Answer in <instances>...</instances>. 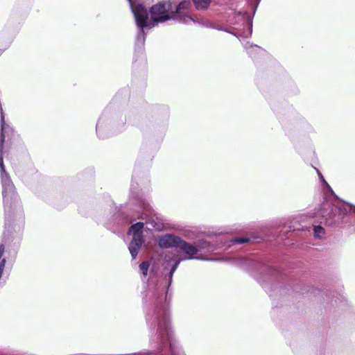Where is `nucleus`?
Wrapping results in <instances>:
<instances>
[{
	"label": "nucleus",
	"instance_id": "obj_4",
	"mask_svg": "<svg viewBox=\"0 0 355 355\" xmlns=\"http://www.w3.org/2000/svg\"><path fill=\"white\" fill-rule=\"evenodd\" d=\"M150 13L151 19L156 23L165 22L175 17L170 1H161L153 5L150 9Z\"/></svg>",
	"mask_w": 355,
	"mask_h": 355
},
{
	"label": "nucleus",
	"instance_id": "obj_10",
	"mask_svg": "<svg viewBox=\"0 0 355 355\" xmlns=\"http://www.w3.org/2000/svg\"><path fill=\"white\" fill-rule=\"evenodd\" d=\"M314 230V236L318 239H322L324 236L325 232L322 227L320 225H316L313 228Z\"/></svg>",
	"mask_w": 355,
	"mask_h": 355
},
{
	"label": "nucleus",
	"instance_id": "obj_7",
	"mask_svg": "<svg viewBox=\"0 0 355 355\" xmlns=\"http://www.w3.org/2000/svg\"><path fill=\"white\" fill-rule=\"evenodd\" d=\"M190 7V2L189 1H182L176 8L175 19L179 20L180 22L184 24H189L193 21V19L189 16L187 15Z\"/></svg>",
	"mask_w": 355,
	"mask_h": 355
},
{
	"label": "nucleus",
	"instance_id": "obj_6",
	"mask_svg": "<svg viewBox=\"0 0 355 355\" xmlns=\"http://www.w3.org/2000/svg\"><path fill=\"white\" fill-rule=\"evenodd\" d=\"M132 13L134 14L136 24L138 27L141 28V32L143 33V28L148 26V14L146 9L141 4L133 6L132 0H128Z\"/></svg>",
	"mask_w": 355,
	"mask_h": 355
},
{
	"label": "nucleus",
	"instance_id": "obj_3",
	"mask_svg": "<svg viewBox=\"0 0 355 355\" xmlns=\"http://www.w3.org/2000/svg\"><path fill=\"white\" fill-rule=\"evenodd\" d=\"M203 248L202 245H198V248H197L182 239L178 248V254L173 252L166 253L164 255V268H171L169 271L170 279L172 278L173 273L182 261L198 259L195 255Z\"/></svg>",
	"mask_w": 355,
	"mask_h": 355
},
{
	"label": "nucleus",
	"instance_id": "obj_9",
	"mask_svg": "<svg viewBox=\"0 0 355 355\" xmlns=\"http://www.w3.org/2000/svg\"><path fill=\"white\" fill-rule=\"evenodd\" d=\"M193 1L198 10L207 8L211 3V0H193Z\"/></svg>",
	"mask_w": 355,
	"mask_h": 355
},
{
	"label": "nucleus",
	"instance_id": "obj_16",
	"mask_svg": "<svg viewBox=\"0 0 355 355\" xmlns=\"http://www.w3.org/2000/svg\"><path fill=\"white\" fill-rule=\"evenodd\" d=\"M96 131L97 132L98 131V124H97V125H96Z\"/></svg>",
	"mask_w": 355,
	"mask_h": 355
},
{
	"label": "nucleus",
	"instance_id": "obj_5",
	"mask_svg": "<svg viewBox=\"0 0 355 355\" xmlns=\"http://www.w3.org/2000/svg\"><path fill=\"white\" fill-rule=\"evenodd\" d=\"M144 223L139 222L131 226L129 234L132 235L128 249L133 259H135L143 243Z\"/></svg>",
	"mask_w": 355,
	"mask_h": 355
},
{
	"label": "nucleus",
	"instance_id": "obj_14",
	"mask_svg": "<svg viewBox=\"0 0 355 355\" xmlns=\"http://www.w3.org/2000/svg\"><path fill=\"white\" fill-rule=\"evenodd\" d=\"M316 171H317V173H318V176H319V177H320V178L322 180L323 183H324V184H326L328 187H329V186L327 184V182H326V181H325V180L324 179V177L322 176V175L320 173V171H319L318 169H316Z\"/></svg>",
	"mask_w": 355,
	"mask_h": 355
},
{
	"label": "nucleus",
	"instance_id": "obj_8",
	"mask_svg": "<svg viewBox=\"0 0 355 355\" xmlns=\"http://www.w3.org/2000/svg\"><path fill=\"white\" fill-rule=\"evenodd\" d=\"M182 239L173 234H166L160 237L159 245L162 248H175L178 250Z\"/></svg>",
	"mask_w": 355,
	"mask_h": 355
},
{
	"label": "nucleus",
	"instance_id": "obj_11",
	"mask_svg": "<svg viewBox=\"0 0 355 355\" xmlns=\"http://www.w3.org/2000/svg\"><path fill=\"white\" fill-rule=\"evenodd\" d=\"M149 266L150 264L148 261H144L139 265L140 270L144 276L147 275Z\"/></svg>",
	"mask_w": 355,
	"mask_h": 355
},
{
	"label": "nucleus",
	"instance_id": "obj_19",
	"mask_svg": "<svg viewBox=\"0 0 355 355\" xmlns=\"http://www.w3.org/2000/svg\"><path fill=\"white\" fill-rule=\"evenodd\" d=\"M354 212L355 213V209H354Z\"/></svg>",
	"mask_w": 355,
	"mask_h": 355
},
{
	"label": "nucleus",
	"instance_id": "obj_13",
	"mask_svg": "<svg viewBox=\"0 0 355 355\" xmlns=\"http://www.w3.org/2000/svg\"><path fill=\"white\" fill-rule=\"evenodd\" d=\"M248 241H249L248 239L239 238V239H234L233 242L235 243H247Z\"/></svg>",
	"mask_w": 355,
	"mask_h": 355
},
{
	"label": "nucleus",
	"instance_id": "obj_17",
	"mask_svg": "<svg viewBox=\"0 0 355 355\" xmlns=\"http://www.w3.org/2000/svg\"><path fill=\"white\" fill-rule=\"evenodd\" d=\"M245 49H248V48H249V46H248V44H246V45L245 46Z\"/></svg>",
	"mask_w": 355,
	"mask_h": 355
},
{
	"label": "nucleus",
	"instance_id": "obj_2",
	"mask_svg": "<svg viewBox=\"0 0 355 355\" xmlns=\"http://www.w3.org/2000/svg\"><path fill=\"white\" fill-rule=\"evenodd\" d=\"M1 136H0V170H1V178L3 187V196L4 201V207L6 212V218H7L8 213L11 211L12 205L17 202V196L15 192L14 185L6 173L5 166L3 160V147L5 140V133L7 129L10 127L6 125L5 116L3 112V109L1 107Z\"/></svg>",
	"mask_w": 355,
	"mask_h": 355
},
{
	"label": "nucleus",
	"instance_id": "obj_1",
	"mask_svg": "<svg viewBox=\"0 0 355 355\" xmlns=\"http://www.w3.org/2000/svg\"><path fill=\"white\" fill-rule=\"evenodd\" d=\"M156 336L158 342V350L162 355L169 352L171 355H185L178 347L176 340L173 338L170 325L169 315L164 311L158 313L157 318Z\"/></svg>",
	"mask_w": 355,
	"mask_h": 355
},
{
	"label": "nucleus",
	"instance_id": "obj_12",
	"mask_svg": "<svg viewBox=\"0 0 355 355\" xmlns=\"http://www.w3.org/2000/svg\"><path fill=\"white\" fill-rule=\"evenodd\" d=\"M247 26H248L249 29L248 31L244 33V37H248V36H250L252 34V21H248L247 22Z\"/></svg>",
	"mask_w": 355,
	"mask_h": 355
},
{
	"label": "nucleus",
	"instance_id": "obj_18",
	"mask_svg": "<svg viewBox=\"0 0 355 355\" xmlns=\"http://www.w3.org/2000/svg\"><path fill=\"white\" fill-rule=\"evenodd\" d=\"M254 47H255V48H257V49H259V48L257 46V45H255V46H254Z\"/></svg>",
	"mask_w": 355,
	"mask_h": 355
},
{
	"label": "nucleus",
	"instance_id": "obj_15",
	"mask_svg": "<svg viewBox=\"0 0 355 355\" xmlns=\"http://www.w3.org/2000/svg\"><path fill=\"white\" fill-rule=\"evenodd\" d=\"M250 3L254 6H257L260 1V0H248Z\"/></svg>",
	"mask_w": 355,
	"mask_h": 355
}]
</instances>
